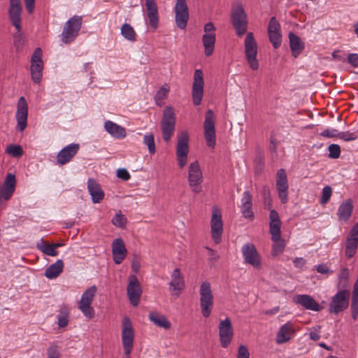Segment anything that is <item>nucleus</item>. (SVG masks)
I'll list each match as a JSON object with an SVG mask.
<instances>
[{"instance_id": "f257e3e1", "label": "nucleus", "mask_w": 358, "mask_h": 358, "mask_svg": "<svg viewBox=\"0 0 358 358\" xmlns=\"http://www.w3.org/2000/svg\"><path fill=\"white\" fill-rule=\"evenodd\" d=\"M231 22L238 36H242L248 29V16L241 2L234 4L231 8Z\"/></svg>"}, {"instance_id": "f03ea898", "label": "nucleus", "mask_w": 358, "mask_h": 358, "mask_svg": "<svg viewBox=\"0 0 358 358\" xmlns=\"http://www.w3.org/2000/svg\"><path fill=\"white\" fill-rule=\"evenodd\" d=\"M257 43L253 34L248 32L244 41L245 55L250 67L254 71L259 68V62L257 58Z\"/></svg>"}, {"instance_id": "7ed1b4c3", "label": "nucleus", "mask_w": 358, "mask_h": 358, "mask_svg": "<svg viewBox=\"0 0 358 358\" xmlns=\"http://www.w3.org/2000/svg\"><path fill=\"white\" fill-rule=\"evenodd\" d=\"M199 294L201 313L203 317H208L213 306V294L210 282L204 281L201 284Z\"/></svg>"}, {"instance_id": "20e7f679", "label": "nucleus", "mask_w": 358, "mask_h": 358, "mask_svg": "<svg viewBox=\"0 0 358 358\" xmlns=\"http://www.w3.org/2000/svg\"><path fill=\"white\" fill-rule=\"evenodd\" d=\"M176 124V116L173 108L166 106L163 112L161 122L162 137L165 142L168 143L174 132Z\"/></svg>"}, {"instance_id": "39448f33", "label": "nucleus", "mask_w": 358, "mask_h": 358, "mask_svg": "<svg viewBox=\"0 0 358 358\" xmlns=\"http://www.w3.org/2000/svg\"><path fill=\"white\" fill-rule=\"evenodd\" d=\"M82 25V17L74 15L65 24L62 33V41L64 43H69L74 41L78 34Z\"/></svg>"}, {"instance_id": "423d86ee", "label": "nucleus", "mask_w": 358, "mask_h": 358, "mask_svg": "<svg viewBox=\"0 0 358 358\" xmlns=\"http://www.w3.org/2000/svg\"><path fill=\"white\" fill-rule=\"evenodd\" d=\"M187 180L189 186L193 192L199 194L202 191L203 174L197 161L189 164Z\"/></svg>"}, {"instance_id": "0eeeda50", "label": "nucleus", "mask_w": 358, "mask_h": 358, "mask_svg": "<svg viewBox=\"0 0 358 358\" xmlns=\"http://www.w3.org/2000/svg\"><path fill=\"white\" fill-rule=\"evenodd\" d=\"M96 292L95 285L88 287L82 294L78 308L83 315L88 319H92L94 315V308L91 304Z\"/></svg>"}, {"instance_id": "6e6552de", "label": "nucleus", "mask_w": 358, "mask_h": 358, "mask_svg": "<svg viewBox=\"0 0 358 358\" xmlns=\"http://www.w3.org/2000/svg\"><path fill=\"white\" fill-rule=\"evenodd\" d=\"M189 153V135L187 131H182L178 136L176 146V157L180 168H183L187 163Z\"/></svg>"}, {"instance_id": "1a4fd4ad", "label": "nucleus", "mask_w": 358, "mask_h": 358, "mask_svg": "<svg viewBox=\"0 0 358 358\" xmlns=\"http://www.w3.org/2000/svg\"><path fill=\"white\" fill-rule=\"evenodd\" d=\"M215 119L213 110H208L205 115L203 123L204 136L207 145L211 148H214L216 144Z\"/></svg>"}, {"instance_id": "9d476101", "label": "nucleus", "mask_w": 358, "mask_h": 358, "mask_svg": "<svg viewBox=\"0 0 358 358\" xmlns=\"http://www.w3.org/2000/svg\"><path fill=\"white\" fill-rule=\"evenodd\" d=\"M350 290H338L332 297L329 305V311L335 314L344 310L348 307Z\"/></svg>"}, {"instance_id": "9b49d317", "label": "nucleus", "mask_w": 358, "mask_h": 358, "mask_svg": "<svg viewBox=\"0 0 358 358\" xmlns=\"http://www.w3.org/2000/svg\"><path fill=\"white\" fill-rule=\"evenodd\" d=\"M127 294L131 304L133 306H137L140 302L142 289L141 283L135 275H131L129 277Z\"/></svg>"}, {"instance_id": "f8f14e48", "label": "nucleus", "mask_w": 358, "mask_h": 358, "mask_svg": "<svg viewBox=\"0 0 358 358\" xmlns=\"http://www.w3.org/2000/svg\"><path fill=\"white\" fill-rule=\"evenodd\" d=\"M134 334L131 323L128 317H125L122 322V341L127 356L131 354L134 344Z\"/></svg>"}, {"instance_id": "ddd939ff", "label": "nucleus", "mask_w": 358, "mask_h": 358, "mask_svg": "<svg viewBox=\"0 0 358 358\" xmlns=\"http://www.w3.org/2000/svg\"><path fill=\"white\" fill-rule=\"evenodd\" d=\"M31 76L35 83H39L42 77L43 64L42 61V52L40 48H37L31 59Z\"/></svg>"}, {"instance_id": "4468645a", "label": "nucleus", "mask_w": 358, "mask_h": 358, "mask_svg": "<svg viewBox=\"0 0 358 358\" xmlns=\"http://www.w3.org/2000/svg\"><path fill=\"white\" fill-rule=\"evenodd\" d=\"M203 74L201 69H196L194 74V82L192 85V101L195 106L201 103L203 96Z\"/></svg>"}, {"instance_id": "2eb2a0df", "label": "nucleus", "mask_w": 358, "mask_h": 358, "mask_svg": "<svg viewBox=\"0 0 358 358\" xmlns=\"http://www.w3.org/2000/svg\"><path fill=\"white\" fill-rule=\"evenodd\" d=\"M212 238L216 244L221 241V236L223 231V223L220 210L216 207L213 208L210 221Z\"/></svg>"}, {"instance_id": "dca6fc26", "label": "nucleus", "mask_w": 358, "mask_h": 358, "mask_svg": "<svg viewBox=\"0 0 358 358\" xmlns=\"http://www.w3.org/2000/svg\"><path fill=\"white\" fill-rule=\"evenodd\" d=\"M174 10L177 27L180 29H184L187 27L189 20V10L186 0H176Z\"/></svg>"}, {"instance_id": "f3484780", "label": "nucleus", "mask_w": 358, "mask_h": 358, "mask_svg": "<svg viewBox=\"0 0 358 358\" xmlns=\"http://www.w3.org/2000/svg\"><path fill=\"white\" fill-rule=\"evenodd\" d=\"M218 329L220 345L222 348H227L234 336V330L230 319L227 317L225 320H221Z\"/></svg>"}, {"instance_id": "a211bd4d", "label": "nucleus", "mask_w": 358, "mask_h": 358, "mask_svg": "<svg viewBox=\"0 0 358 358\" xmlns=\"http://www.w3.org/2000/svg\"><path fill=\"white\" fill-rule=\"evenodd\" d=\"M358 248V222L350 230L345 241V255L350 259L354 257Z\"/></svg>"}, {"instance_id": "6ab92c4d", "label": "nucleus", "mask_w": 358, "mask_h": 358, "mask_svg": "<svg viewBox=\"0 0 358 358\" xmlns=\"http://www.w3.org/2000/svg\"><path fill=\"white\" fill-rule=\"evenodd\" d=\"M288 180L285 170L280 169L276 174V188L278 197L282 203L287 202Z\"/></svg>"}, {"instance_id": "aec40b11", "label": "nucleus", "mask_w": 358, "mask_h": 358, "mask_svg": "<svg viewBox=\"0 0 358 358\" xmlns=\"http://www.w3.org/2000/svg\"><path fill=\"white\" fill-rule=\"evenodd\" d=\"M241 251L246 264L252 266L254 268H259L260 266V257L253 244H245L242 247Z\"/></svg>"}, {"instance_id": "412c9836", "label": "nucleus", "mask_w": 358, "mask_h": 358, "mask_svg": "<svg viewBox=\"0 0 358 358\" xmlns=\"http://www.w3.org/2000/svg\"><path fill=\"white\" fill-rule=\"evenodd\" d=\"M28 115V106L26 99L24 96H21L18 99L17 107L16 111V120L17 123V129L22 131L27 127Z\"/></svg>"}, {"instance_id": "4be33fe9", "label": "nucleus", "mask_w": 358, "mask_h": 358, "mask_svg": "<svg viewBox=\"0 0 358 358\" xmlns=\"http://www.w3.org/2000/svg\"><path fill=\"white\" fill-rule=\"evenodd\" d=\"M80 149L78 143H71L62 148L57 156V162L59 165H64L69 162L78 153Z\"/></svg>"}, {"instance_id": "5701e85b", "label": "nucleus", "mask_w": 358, "mask_h": 358, "mask_svg": "<svg viewBox=\"0 0 358 358\" xmlns=\"http://www.w3.org/2000/svg\"><path fill=\"white\" fill-rule=\"evenodd\" d=\"M112 254L113 261L116 264H121L126 258L127 250L122 238H118L113 240L112 243Z\"/></svg>"}, {"instance_id": "b1692460", "label": "nucleus", "mask_w": 358, "mask_h": 358, "mask_svg": "<svg viewBox=\"0 0 358 358\" xmlns=\"http://www.w3.org/2000/svg\"><path fill=\"white\" fill-rule=\"evenodd\" d=\"M293 301L295 303L300 304L306 309L314 311H319L320 310L319 303L310 295L298 294L294 296Z\"/></svg>"}, {"instance_id": "393cba45", "label": "nucleus", "mask_w": 358, "mask_h": 358, "mask_svg": "<svg viewBox=\"0 0 358 358\" xmlns=\"http://www.w3.org/2000/svg\"><path fill=\"white\" fill-rule=\"evenodd\" d=\"M87 189L92 196V202L100 203L104 197V192L100 185L93 178H90L87 180Z\"/></svg>"}, {"instance_id": "a878e982", "label": "nucleus", "mask_w": 358, "mask_h": 358, "mask_svg": "<svg viewBox=\"0 0 358 358\" xmlns=\"http://www.w3.org/2000/svg\"><path fill=\"white\" fill-rule=\"evenodd\" d=\"M145 6L150 24L155 29L159 22L158 9L155 0H145Z\"/></svg>"}, {"instance_id": "bb28decb", "label": "nucleus", "mask_w": 358, "mask_h": 358, "mask_svg": "<svg viewBox=\"0 0 358 358\" xmlns=\"http://www.w3.org/2000/svg\"><path fill=\"white\" fill-rule=\"evenodd\" d=\"M294 335V329L292 324L286 323L283 324L276 336V343L281 344L289 341Z\"/></svg>"}, {"instance_id": "cd10ccee", "label": "nucleus", "mask_w": 358, "mask_h": 358, "mask_svg": "<svg viewBox=\"0 0 358 358\" xmlns=\"http://www.w3.org/2000/svg\"><path fill=\"white\" fill-rule=\"evenodd\" d=\"M169 284L171 287L172 291L177 292L175 294L176 296H178L180 290L182 289L185 285L183 276L180 273L179 268H177L173 270L171 273V281Z\"/></svg>"}, {"instance_id": "c85d7f7f", "label": "nucleus", "mask_w": 358, "mask_h": 358, "mask_svg": "<svg viewBox=\"0 0 358 358\" xmlns=\"http://www.w3.org/2000/svg\"><path fill=\"white\" fill-rule=\"evenodd\" d=\"M104 127L106 131L115 138H124L127 135L126 129L124 127L112 121H106Z\"/></svg>"}, {"instance_id": "c756f323", "label": "nucleus", "mask_w": 358, "mask_h": 358, "mask_svg": "<svg viewBox=\"0 0 358 358\" xmlns=\"http://www.w3.org/2000/svg\"><path fill=\"white\" fill-rule=\"evenodd\" d=\"M352 210L353 206L350 199H348L345 202L341 203L337 211L339 220L347 222L350 219Z\"/></svg>"}, {"instance_id": "7c9ffc66", "label": "nucleus", "mask_w": 358, "mask_h": 358, "mask_svg": "<svg viewBox=\"0 0 358 358\" xmlns=\"http://www.w3.org/2000/svg\"><path fill=\"white\" fill-rule=\"evenodd\" d=\"M289 40L292 54L296 58L304 49V44L301 38L293 32L289 34Z\"/></svg>"}, {"instance_id": "2f4dec72", "label": "nucleus", "mask_w": 358, "mask_h": 358, "mask_svg": "<svg viewBox=\"0 0 358 358\" xmlns=\"http://www.w3.org/2000/svg\"><path fill=\"white\" fill-rule=\"evenodd\" d=\"M64 269V262L57 259L54 264L50 265L45 271V276L48 279H55L58 277Z\"/></svg>"}, {"instance_id": "473e14b6", "label": "nucleus", "mask_w": 358, "mask_h": 358, "mask_svg": "<svg viewBox=\"0 0 358 358\" xmlns=\"http://www.w3.org/2000/svg\"><path fill=\"white\" fill-rule=\"evenodd\" d=\"M150 320L156 326L168 329L171 327V323L166 317L157 312H150L148 315Z\"/></svg>"}, {"instance_id": "72a5a7b5", "label": "nucleus", "mask_w": 358, "mask_h": 358, "mask_svg": "<svg viewBox=\"0 0 358 358\" xmlns=\"http://www.w3.org/2000/svg\"><path fill=\"white\" fill-rule=\"evenodd\" d=\"M202 41L205 49V55L210 56L213 54L215 43V34H205L202 36Z\"/></svg>"}, {"instance_id": "f704fd0d", "label": "nucleus", "mask_w": 358, "mask_h": 358, "mask_svg": "<svg viewBox=\"0 0 358 358\" xmlns=\"http://www.w3.org/2000/svg\"><path fill=\"white\" fill-rule=\"evenodd\" d=\"M337 287L339 290H350L349 271L346 267L343 268L338 274Z\"/></svg>"}, {"instance_id": "c9c22d12", "label": "nucleus", "mask_w": 358, "mask_h": 358, "mask_svg": "<svg viewBox=\"0 0 358 358\" xmlns=\"http://www.w3.org/2000/svg\"><path fill=\"white\" fill-rule=\"evenodd\" d=\"M21 13L22 7L20 8H10L9 17L12 24L20 31L21 29Z\"/></svg>"}, {"instance_id": "e433bc0d", "label": "nucleus", "mask_w": 358, "mask_h": 358, "mask_svg": "<svg viewBox=\"0 0 358 358\" xmlns=\"http://www.w3.org/2000/svg\"><path fill=\"white\" fill-rule=\"evenodd\" d=\"M36 248L44 255L55 257L58 255V251L55 248L52 244L47 243L41 238L37 243Z\"/></svg>"}, {"instance_id": "4c0bfd02", "label": "nucleus", "mask_w": 358, "mask_h": 358, "mask_svg": "<svg viewBox=\"0 0 358 358\" xmlns=\"http://www.w3.org/2000/svg\"><path fill=\"white\" fill-rule=\"evenodd\" d=\"M121 34L128 41H135L136 40V34L129 24L124 23L122 24L121 27Z\"/></svg>"}, {"instance_id": "58836bf2", "label": "nucleus", "mask_w": 358, "mask_h": 358, "mask_svg": "<svg viewBox=\"0 0 358 358\" xmlns=\"http://www.w3.org/2000/svg\"><path fill=\"white\" fill-rule=\"evenodd\" d=\"M59 327L64 328L69 323V310L66 306H62L57 315Z\"/></svg>"}, {"instance_id": "ea45409f", "label": "nucleus", "mask_w": 358, "mask_h": 358, "mask_svg": "<svg viewBox=\"0 0 358 358\" xmlns=\"http://www.w3.org/2000/svg\"><path fill=\"white\" fill-rule=\"evenodd\" d=\"M271 240L274 243L272 247L273 255H278L283 251L285 247V242L281 238V236Z\"/></svg>"}, {"instance_id": "a19ab883", "label": "nucleus", "mask_w": 358, "mask_h": 358, "mask_svg": "<svg viewBox=\"0 0 358 358\" xmlns=\"http://www.w3.org/2000/svg\"><path fill=\"white\" fill-rule=\"evenodd\" d=\"M6 152L13 157H20L22 155L23 150L20 145L10 144L6 148Z\"/></svg>"}, {"instance_id": "79ce46f5", "label": "nucleus", "mask_w": 358, "mask_h": 358, "mask_svg": "<svg viewBox=\"0 0 358 358\" xmlns=\"http://www.w3.org/2000/svg\"><path fill=\"white\" fill-rule=\"evenodd\" d=\"M280 227L281 222L269 223V231L271 235V239L277 238L278 236H281Z\"/></svg>"}, {"instance_id": "37998d69", "label": "nucleus", "mask_w": 358, "mask_h": 358, "mask_svg": "<svg viewBox=\"0 0 358 358\" xmlns=\"http://www.w3.org/2000/svg\"><path fill=\"white\" fill-rule=\"evenodd\" d=\"M143 143L147 145L149 152L154 154L156 151L154 136L152 134H146L143 138Z\"/></svg>"}, {"instance_id": "c03bdc74", "label": "nucleus", "mask_w": 358, "mask_h": 358, "mask_svg": "<svg viewBox=\"0 0 358 358\" xmlns=\"http://www.w3.org/2000/svg\"><path fill=\"white\" fill-rule=\"evenodd\" d=\"M269 41L272 43L274 48H278L280 46L282 42L281 32L268 33Z\"/></svg>"}, {"instance_id": "a18cd8bd", "label": "nucleus", "mask_w": 358, "mask_h": 358, "mask_svg": "<svg viewBox=\"0 0 358 358\" xmlns=\"http://www.w3.org/2000/svg\"><path fill=\"white\" fill-rule=\"evenodd\" d=\"M169 92V87L164 85H163L156 93L155 96V99L157 105H160L159 101H162L164 99H165L167 96L168 92Z\"/></svg>"}, {"instance_id": "49530a36", "label": "nucleus", "mask_w": 358, "mask_h": 358, "mask_svg": "<svg viewBox=\"0 0 358 358\" xmlns=\"http://www.w3.org/2000/svg\"><path fill=\"white\" fill-rule=\"evenodd\" d=\"M112 223L118 227L124 228L127 224V218L121 213H117L112 220Z\"/></svg>"}, {"instance_id": "de8ad7c7", "label": "nucleus", "mask_w": 358, "mask_h": 358, "mask_svg": "<svg viewBox=\"0 0 358 358\" xmlns=\"http://www.w3.org/2000/svg\"><path fill=\"white\" fill-rule=\"evenodd\" d=\"M274 32H281L280 24L275 17H272L268 22V34Z\"/></svg>"}, {"instance_id": "09e8293b", "label": "nucleus", "mask_w": 358, "mask_h": 358, "mask_svg": "<svg viewBox=\"0 0 358 358\" xmlns=\"http://www.w3.org/2000/svg\"><path fill=\"white\" fill-rule=\"evenodd\" d=\"M329 157L331 159H338L341 155V148L337 144H331L328 147Z\"/></svg>"}, {"instance_id": "8fccbe9b", "label": "nucleus", "mask_w": 358, "mask_h": 358, "mask_svg": "<svg viewBox=\"0 0 358 358\" xmlns=\"http://www.w3.org/2000/svg\"><path fill=\"white\" fill-rule=\"evenodd\" d=\"M352 317L356 320L358 317V295L352 294L351 302Z\"/></svg>"}, {"instance_id": "3c124183", "label": "nucleus", "mask_w": 358, "mask_h": 358, "mask_svg": "<svg viewBox=\"0 0 358 358\" xmlns=\"http://www.w3.org/2000/svg\"><path fill=\"white\" fill-rule=\"evenodd\" d=\"M252 203L250 204H241V212L245 218L252 220L254 218V213L252 210Z\"/></svg>"}, {"instance_id": "603ef678", "label": "nucleus", "mask_w": 358, "mask_h": 358, "mask_svg": "<svg viewBox=\"0 0 358 358\" xmlns=\"http://www.w3.org/2000/svg\"><path fill=\"white\" fill-rule=\"evenodd\" d=\"M338 138L345 141H352L356 140L358 138V135L357 133L342 131L338 132Z\"/></svg>"}, {"instance_id": "864d4df0", "label": "nucleus", "mask_w": 358, "mask_h": 358, "mask_svg": "<svg viewBox=\"0 0 358 358\" xmlns=\"http://www.w3.org/2000/svg\"><path fill=\"white\" fill-rule=\"evenodd\" d=\"M322 194L320 199V203L322 204H325L330 199V197L332 194L331 187L329 186H326L322 189Z\"/></svg>"}, {"instance_id": "5fc2aeb1", "label": "nucleus", "mask_w": 358, "mask_h": 358, "mask_svg": "<svg viewBox=\"0 0 358 358\" xmlns=\"http://www.w3.org/2000/svg\"><path fill=\"white\" fill-rule=\"evenodd\" d=\"M60 352L56 345H51L48 349V358H59Z\"/></svg>"}, {"instance_id": "6e6d98bb", "label": "nucleus", "mask_w": 358, "mask_h": 358, "mask_svg": "<svg viewBox=\"0 0 358 358\" xmlns=\"http://www.w3.org/2000/svg\"><path fill=\"white\" fill-rule=\"evenodd\" d=\"M117 177L124 181H127L130 179L131 176L127 169L122 168L117 169Z\"/></svg>"}, {"instance_id": "4d7b16f0", "label": "nucleus", "mask_w": 358, "mask_h": 358, "mask_svg": "<svg viewBox=\"0 0 358 358\" xmlns=\"http://www.w3.org/2000/svg\"><path fill=\"white\" fill-rule=\"evenodd\" d=\"M321 327L320 326H316L311 329V331L309 334L310 338L314 341H317L320 340V336L319 334V332L320 331Z\"/></svg>"}, {"instance_id": "13d9d810", "label": "nucleus", "mask_w": 358, "mask_h": 358, "mask_svg": "<svg viewBox=\"0 0 358 358\" xmlns=\"http://www.w3.org/2000/svg\"><path fill=\"white\" fill-rule=\"evenodd\" d=\"M141 268L140 258L134 255L131 262V269L135 273H138Z\"/></svg>"}, {"instance_id": "bf43d9fd", "label": "nucleus", "mask_w": 358, "mask_h": 358, "mask_svg": "<svg viewBox=\"0 0 358 358\" xmlns=\"http://www.w3.org/2000/svg\"><path fill=\"white\" fill-rule=\"evenodd\" d=\"M237 358H250V353L245 345H240L238 350Z\"/></svg>"}, {"instance_id": "052dcab7", "label": "nucleus", "mask_w": 358, "mask_h": 358, "mask_svg": "<svg viewBox=\"0 0 358 358\" xmlns=\"http://www.w3.org/2000/svg\"><path fill=\"white\" fill-rule=\"evenodd\" d=\"M320 135L324 137L327 138H333V137H338V131L335 129H327L324 131H323Z\"/></svg>"}, {"instance_id": "680f3d73", "label": "nucleus", "mask_w": 358, "mask_h": 358, "mask_svg": "<svg viewBox=\"0 0 358 358\" xmlns=\"http://www.w3.org/2000/svg\"><path fill=\"white\" fill-rule=\"evenodd\" d=\"M252 196L249 191H245L243 194L241 204H250L252 203Z\"/></svg>"}, {"instance_id": "e2e57ef3", "label": "nucleus", "mask_w": 358, "mask_h": 358, "mask_svg": "<svg viewBox=\"0 0 358 358\" xmlns=\"http://www.w3.org/2000/svg\"><path fill=\"white\" fill-rule=\"evenodd\" d=\"M316 270L318 273L322 274H331L333 273V271H331L329 267L324 264H319L316 267Z\"/></svg>"}, {"instance_id": "0e129e2a", "label": "nucleus", "mask_w": 358, "mask_h": 358, "mask_svg": "<svg viewBox=\"0 0 358 358\" xmlns=\"http://www.w3.org/2000/svg\"><path fill=\"white\" fill-rule=\"evenodd\" d=\"M348 62L354 67L358 66V54H349L348 56Z\"/></svg>"}, {"instance_id": "69168bd1", "label": "nucleus", "mask_w": 358, "mask_h": 358, "mask_svg": "<svg viewBox=\"0 0 358 358\" xmlns=\"http://www.w3.org/2000/svg\"><path fill=\"white\" fill-rule=\"evenodd\" d=\"M270 222H281L279 217V215L275 210H271L269 214Z\"/></svg>"}, {"instance_id": "338daca9", "label": "nucleus", "mask_w": 358, "mask_h": 358, "mask_svg": "<svg viewBox=\"0 0 358 358\" xmlns=\"http://www.w3.org/2000/svg\"><path fill=\"white\" fill-rule=\"evenodd\" d=\"M26 9L29 13H31L34 9L35 0H24Z\"/></svg>"}, {"instance_id": "774afa93", "label": "nucleus", "mask_w": 358, "mask_h": 358, "mask_svg": "<svg viewBox=\"0 0 358 358\" xmlns=\"http://www.w3.org/2000/svg\"><path fill=\"white\" fill-rule=\"evenodd\" d=\"M203 29L206 34H210L213 33V31L215 30V27L212 22H209L205 24Z\"/></svg>"}]
</instances>
